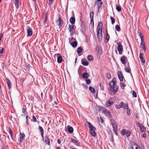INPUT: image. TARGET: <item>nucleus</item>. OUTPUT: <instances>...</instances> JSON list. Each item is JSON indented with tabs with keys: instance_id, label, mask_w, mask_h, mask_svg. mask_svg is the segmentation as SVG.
Instances as JSON below:
<instances>
[{
	"instance_id": "f257e3e1",
	"label": "nucleus",
	"mask_w": 149,
	"mask_h": 149,
	"mask_svg": "<svg viewBox=\"0 0 149 149\" xmlns=\"http://www.w3.org/2000/svg\"><path fill=\"white\" fill-rule=\"evenodd\" d=\"M116 79L115 78H113L109 84V87L108 88V91L109 94L114 95L118 91V86L117 85H116Z\"/></svg>"
},
{
	"instance_id": "f03ea898",
	"label": "nucleus",
	"mask_w": 149,
	"mask_h": 149,
	"mask_svg": "<svg viewBox=\"0 0 149 149\" xmlns=\"http://www.w3.org/2000/svg\"><path fill=\"white\" fill-rule=\"evenodd\" d=\"M102 23L100 22L99 23L97 28V38L100 41H101L102 38Z\"/></svg>"
},
{
	"instance_id": "7ed1b4c3",
	"label": "nucleus",
	"mask_w": 149,
	"mask_h": 149,
	"mask_svg": "<svg viewBox=\"0 0 149 149\" xmlns=\"http://www.w3.org/2000/svg\"><path fill=\"white\" fill-rule=\"evenodd\" d=\"M88 125V127L89 128V130L90 134L93 136L95 137L96 135V133L95 132L96 129L95 127L90 122H87Z\"/></svg>"
},
{
	"instance_id": "20e7f679",
	"label": "nucleus",
	"mask_w": 149,
	"mask_h": 149,
	"mask_svg": "<svg viewBox=\"0 0 149 149\" xmlns=\"http://www.w3.org/2000/svg\"><path fill=\"white\" fill-rule=\"evenodd\" d=\"M102 113L109 118L112 117V115L109 111L105 107L102 108L101 109Z\"/></svg>"
},
{
	"instance_id": "39448f33",
	"label": "nucleus",
	"mask_w": 149,
	"mask_h": 149,
	"mask_svg": "<svg viewBox=\"0 0 149 149\" xmlns=\"http://www.w3.org/2000/svg\"><path fill=\"white\" fill-rule=\"evenodd\" d=\"M117 49L118 52L119 54L120 55L122 54L123 51V48L121 43L119 42L118 44Z\"/></svg>"
},
{
	"instance_id": "423d86ee",
	"label": "nucleus",
	"mask_w": 149,
	"mask_h": 149,
	"mask_svg": "<svg viewBox=\"0 0 149 149\" xmlns=\"http://www.w3.org/2000/svg\"><path fill=\"white\" fill-rule=\"evenodd\" d=\"M121 134L123 135L126 134V136L128 137L130 135L131 132L130 131H127L125 129H123L121 131Z\"/></svg>"
},
{
	"instance_id": "0eeeda50",
	"label": "nucleus",
	"mask_w": 149,
	"mask_h": 149,
	"mask_svg": "<svg viewBox=\"0 0 149 149\" xmlns=\"http://www.w3.org/2000/svg\"><path fill=\"white\" fill-rule=\"evenodd\" d=\"M54 57L57 58V62L59 63H60L62 61V57L60 54H56L54 55Z\"/></svg>"
},
{
	"instance_id": "6e6552de",
	"label": "nucleus",
	"mask_w": 149,
	"mask_h": 149,
	"mask_svg": "<svg viewBox=\"0 0 149 149\" xmlns=\"http://www.w3.org/2000/svg\"><path fill=\"white\" fill-rule=\"evenodd\" d=\"M120 60L121 63L123 65H125L128 62L127 58L125 55H123L121 57Z\"/></svg>"
},
{
	"instance_id": "1a4fd4ad",
	"label": "nucleus",
	"mask_w": 149,
	"mask_h": 149,
	"mask_svg": "<svg viewBox=\"0 0 149 149\" xmlns=\"http://www.w3.org/2000/svg\"><path fill=\"white\" fill-rule=\"evenodd\" d=\"M136 125L140 128L141 131L143 132H146V129L141 124L139 123H136Z\"/></svg>"
},
{
	"instance_id": "9d476101",
	"label": "nucleus",
	"mask_w": 149,
	"mask_h": 149,
	"mask_svg": "<svg viewBox=\"0 0 149 149\" xmlns=\"http://www.w3.org/2000/svg\"><path fill=\"white\" fill-rule=\"evenodd\" d=\"M25 135V134L23 133H20L19 136V142L20 143H22L24 139Z\"/></svg>"
},
{
	"instance_id": "9b49d317",
	"label": "nucleus",
	"mask_w": 149,
	"mask_h": 149,
	"mask_svg": "<svg viewBox=\"0 0 149 149\" xmlns=\"http://www.w3.org/2000/svg\"><path fill=\"white\" fill-rule=\"evenodd\" d=\"M42 139L46 144L48 145H50V140L48 136H45L44 137V138Z\"/></svg>"
},
{
	"instance_id": "f8f14e48",
	"label": "nucleus",
	"mask_w": 149,
	"mask_h": 149,
	"mask_svg": "<svg viewBox=\"0 0 149 149\" xmlns=\"http://www.w3.org/2000/svg\"><path fill=\"white\" fill-rule=\"evenodd\" d=\"M57 24L60 26H62L63 25V20L61 17L58 18V20L56 22Z\"/></svg>"
},
{
	"instance_id": "ddd939ff",
	"label": "nucleus",
	"mask_w": 149,
	"mask_h": 149,
	"mask_svg": "<svg viewBox=\"0 0 149 149\" xmlns=\"http://www.w3.org/2000/svg\"><path fill=\"white\" fill-rule=\"evenodd\" d=\"M118 76L120 81H122L123 79V76L121 71H118Z\"/></svg>"
},
{
	"instance_id": "4468645a",
	"label": "nucleus",
	"mask_w": 149,
	"mask_h": 149,
	"mask_svg": "<svg viewBox=\"0 0 149 149\" xmlns=\"http://www.w3.org/2000/svg\"><path fill=\"white\" fill-rule=\"evenodd\" d=\"M27 36H30L33 34V31L30 28L28 27L27 30Z\"/></svg>"
},
{
	"instance_id": "2eb2a0df",
	"label": "nucleus",
	"mask_w": 149,
	"mask_h": 149,
	"mask_svg": "<svg viewBox=\"0 0 149 149\" xmlns=\"http://www.w3.org/2000/svg\"><path fill=\"white\" fill-rule=\"evenodd\" d=\"M120 104H121V107L124 109H126L128 108V105L123 102H121L120 103Z\"/></svg>"
},
{
	"instance_id": "dca6fc26",
	"label": "nucleus",
	"mask_w": 149,
	"mask_h": 149,
	"mask_svg": "<svg viewBox=\"0 0 149 149\" xmlns=\"http://www.w3.org/2000/svg\"><path fill=\"white\" fill-rule=\"evenodd\" d=\"M143 54L142 53H140L139 54V58L141 60V62L144 63H145V59L143 57Z\"/></svg>"
},
{
	"instance_id": "f3484780",
	"label": "nucleus",
	"mask_w": 149,
	"mask_h": 149,
	"mask_svg": "<svg viewBox=\"0 0 149 149\" xmlns=\"http://www.w3.org/2000/svg\"><path fill=\"white\" fill-rule=\"evenodd\" d=\"M71 141L73 143H74L75 145L78 146H80V143L79 141H78L76 140L75 139H74L72 138H71Z\"/></svg>"
},
{
	"instance_id": "a211bd4d",
	"label": "nucleus",
	"mask_w": 149,
	"mask_h": 149,
	"mask_svg": "<svg viewBox=\"0 0 149 149\" xmlns=\"http://www.w3.org/2000/svg\"><path fill=\"white\" fill-rule=\"evenodd\" d=\"M96 50L97 53L100 54H101L102 53L101 47L99 46H97L96 48Z\"/></svg>"
},
{
	"instance_id": "6ab92c4d",
	"label": "nucleus",
	"mask_w": 149,
	"mask_h": 149,
	"mask_svg": "<svg viewBox=\"0 0 149 149\" xmlns=\"http://www.w3.org/2000/svg\"><path fill=\"white\" fill-rule=\"evenodd\" d=\"M143 50L145 52H146V48L145 46V42L143 41V40H141V46Z\"/></svg>"
},
{
	"instance_id": "aec40b11",
	"label": "nucleus",
	"mask_w": 149,
	"mask_h": 149,
	"mask_svg": "<svg viewBox=\"0 0 149 149\" xmlns=\"http://www.w3.org/2000/svg\"><path fill=\"white\" fill-rule=\"evenodd\" d=\"M81 62L82 64L84 66H87L88 65V63L86 61V58L82 59Z\"/></svg>"
},
{
	"instance_id": "412c9836",
	"label": "nucleus",
	"mask_w": 149,
	"mask_h": 149,
	"mask_svg": "<svg viewBox=\"0 0 149 149\" xmlns=\"http://www.w3.org/2000/svg\"><path fill=\"white\" fill-rule=\"evenodd\" d=\"M39 128L40 130V132L41 136H42V138L43 139V137H44V130H43V128H42V127L40 126H39Z\"/></svg>"
},
{
	"instance_id": "4be33fe9",
	"label": "nucleus",
	"mask_w": 149,
	"mask_h": 149,
	"mask_svg": "<svg viewBox=\"0 0 149 149\" xmlns=\"http://www.w3.org/2000/svg\"><path fill=\"white\" fill-rule=\"evenodd\" d=\"M74 26L73 24H69V27L68 29L70 32H71L74 30Z\"/></svg>"
},
{
	"instance_id": "5701e85b",
	"label": "nucleus",
	"mask_w": 149,
	"mask_h": 149,
	"mask_svg": "<svg viewBox=\"0 0 149 149\" xmlns=\"http://www.w3.org/2000/svg\"><path fill=\"white\" fill-rule=\"evenodd\" d=\"M96 3H97V5L98 6V8H99L101 7L102 5L103 4V2L102 1V0L97 1L96 2Z\"/></svg>"
},
{
	"instance_id": "b1692460",
	"label": "nucleus",
	"mask_w": 149,
	"mask_h": 149,
	"mask_svg": "<svg viewBox=\"0 0 149 149\" xmlns=\"http://www.w3.org/2000/svg\"><path fill=\"white\" fill-rule=\"evenodd\" d=\"M93 15H94V13L93 12H91L90 14V17L91 18V22H92L93 23V25H94V22L93 20Z\"/></svg>"
},
{
	"instance_id": "393cba45",
	"label": "nucleus",
	"mask_w": 149,
	"mask_h": 149,
	"mask_svg": "<svg viewBox=\"0 0 149 149\" xmlns=\"http://www.w3.org/2000/svg\"><path fill=\"white\" fill-rule=\"evenodd\" d=\"M7 83L9 88L10 89H11L12 88V85L11 81L9 80V79L8 78L7 79Z\"/></svg>"
},
{
	"instance_id": "a878e982",
	"label": "nucleus",
	"mask_w": 149,
	"mask_h": 149,
	"mask_svg": "<svg viewBox=\"0 0 149 149\" xmlns=\"http://www.w3.org/2000/svg\"><path fill=\"white\" fill-rule=\"evenodd\" d=\"M113 103V102H111L109 101H107L106 103L105 104L107 107H110Z\"/></svg>"
},
{
	"instance_id": "bb28decb",
	"label": "nucleus",
	"mask_w": 149,
	"mask_h": 149,
	"mask_svg": "<svg viewBox=\"0 0 149 149\" xmlns=\"http://www.w3.org/2000/svg\"><path fill=\"white\" fill-rule=\"evenodd\" d=\"M68 132L71 134L73 132V127L70 125H68Z\"/></svg>"
},
{
	"instance_id": "cd10ccee",
	"label": "nucleus",
	"mask_w": 149,
	"mask_h": 149,
	"mask_svg": "<svg viewBox=\"0 0 149 149\" xmlns=\"http://www.w3.org/2000/svg\"><path fill=\"white\" fill-rule=\"evenodd\" d=\"M82 76L84 79H87L89 77V74L87 72H85L83 74Z\"/></svg>"
},
{
	"instance_id": "c85d7f7f",
	"label": "nucleus",
	"mask_w": 149,
	"mask_h": 149,
	"mask_svg": "<svg viewBox=\"0 0 149 149\" xmlns=\"http://www.w3.org/2000/svg\"><path fill=\"white\" fill-rule=\"evenodd\" d=\"M125 71L127 73H130L131 71V69L129 65L127 67L125 68Z\"/></svg>"
},
{
	"instance_id": "c756f323",
	"label": "nucleus",
	"mask_w": 149,
	"mask_h": 149,
	"mask_svg": "<svg viewBox=\"0 0 149 149\" xmlns=\"http://www.w3.org/2000/svg\"><path fill=\"white\" fill-rule=\"evenodd\" d=\"M75 18L73 17H71L70 19V21L72 24H74L75 22Z\"/></svg>"
},
{
	"instance_id": "7c9ffc66",
	"label": "nucleus",
	"mask_w": 149,
	"mask_h": 149,
	"mask_svg": "<svg viewBox=\"0 0 149 149\" xmlns=\"http://www.w3.org/2000/svg\"><path fill=\"white\" fill-rule=\"evenodd\" d=\"M9 133L11 136V138L13 140L14 139V136L13 135V133L12 131L11 130L10 128H9Z\"/></svg>"
},
{
	"instance_id": "2f4dec72",
	"label": "nucleus",
	"mask_w": 149,
	"mask_h": 149,
	"mask_svg": "<svg viewBox=\"0 0 149 149\" xmlns=\"http://www.w3.org/2000/svg\"><path fill=\"white\" fill-rule=\"evenodd\" d=\"M18 1L19 0H15V4L17 8H18L19 7Z\"/></svg>"
},
{
	"instance_id": "473e14b6",
	"label": "nucleus",
	"mask_w": 149,
	"mask_h": 149,
	"mask_svg": "<svg viewBox=\"0 0 149 149\" xmlns=\"http://www.w3.org/2000/svg\"><path fill=\"white\" fill-rule=\"evenodd\" d=\"M87 58L88 60L90 61H93V56L91 55H88Z\"/></svg>"
},
{
	"instance_id": "72a5a7b5",
	"label": "nucleus",
	"mask_w": 149,
	"mask_h": 149,
	"mask_svg": "<svg viewBox=\"0 0 149 149\" xmlns=\"http://www.w3.org/2000/svg\"><path fill=\"white\" fill-rule=\"evenodd\" d=\"M77 45V41H74L71 43V45L74 47H76Z\"/></svg>"
},
{
	"instance_id": "f704fd0d",
	"label": "nucleus",
	"mask_w": 149,
	"mask_h": 149,
	"mask_svg": "<svg viewBox=\"0 0 149 149\" xmlns=\"http://www.w3.org/2000/svg\"><path fill=\"white\" fill-rule=\"evenodd\" d=\"M106 39L107 40V42H108L109 40V36L108 34L107 31H106Z\"/></svg>"
},
{
	"instance_id": "c9c22d12",
	"label": "nucleus",
	"mask_w": 149,
	"mask_h": 149,
	"mask_svg": "<svg viewBox=\"0 0 149 149\" xmlns=\"http://www.w3.org/2000/svg\"><path fill=\"white\" fill-rule=\"evenodd\" d=\"M120 88L122 89H124L125 87L126 86V85H125L124 83L121 82L120 83Z\"/></svg>"
},
{
	"instance_id": "e433bc0d",
	"label": "nucleus",
	"mask_w": 149,
	"mask_h": 149,
	"mask_svg": "<svg viewBox=\"0 0 149 149\" xmlns=\"http://www.w3.org/2000/svg\"><path fill=\"white\" fill-rule=\"evenodd\" d=\"M115 29L116 31H120V26L118 25H116Z\"/></svg>"
},
{
	"instance_id": "4c0bfd02",
	"label": "nucleus",
	"mask_w": 149,
	"mask_h": 149,
	"mask_svg": "<svg viewBox=\"0 0 149 149\" xmlns=\"http://www.w3.org/2000/svg\"><path fill=\"white\" fill-rule=\"evenodd\" d=\"M89 90L93 93H94L95 92V90L94 88L92 86H90L89 88Z\"/></svg>"
},
{
	"instance_id": "58836bf2",
	"label": "nucleus",
	"mask_w": 149,
	"mask_h": 149,
	"mask_svg": "<svg viewBox=\"0 0 149 149\" xmlns=\"http://www.w3.org/2000/svg\"><path fill=\"white\" fill-rule=\"evenodd\" d=\"M132 149H140L139 146L136 145H134L132 147Z\"/></svg>"
},
{
	"instance_id": "ea45409f",
	"label": "nucleus",
	"mask_w": 149,
	"mask_h": 149,
	"mask_svg": "<svg viewBox=\"0 0 149 149\" xmlns=\"http://www.w3.org/2000/svg\"><path fill=\"white\" fill-rule=\"evenodd\" d=\"M116 9L118 12H120L121 10V8L119 5H117L116 7Z\"/></svg>"
},
{
	"instance_id": "a19ab883",
	"label": "nucleus",
	"mask_w": 149,
	"mask_h": 149,
	"mask_svg": "<svg viewBox=\"0 0 149 149\" xmlns=\"http://www.w3.org/2000/svg\"><path fill=\"white\" fill-rule=\"evenodd\" d=\"M110 121L112 126L114 125L115 124H116L115 121L113 119H111Z\"/></svg>"
},
{
	"instance_id": "79ce46f5",
	"label": "nucleus",
	"mask_w": 149,
	"mask_h": 149,
	"mask_svg": "<svg viewBox=\"0 0 149 149\" xmlns=\"http://www.w3.org/2000/svg\"><path fill=\"white\" fill-rule=\"evenodd\" d=\"M82 51V48L81 47H79L78 48L77 52L78 53H81Z\"/></svg>"
},
{
	"instance_id": "37998d69",
	"label": "nucleus",
	"mask_w": 149,
	"mask_h": 149,
	"mask_svg": "<svg viewBox=\"0 0 149 149\" xmlns=\"http://www.w3.org/2000/svg\"><path fill=\"white\" fill-rule=\"evenodd\" d=\"M126 109H127V114L128 115L130 116L131 114V113H130V111H131V109L130 108H127Z\"/></svg>"
},
{
	"instance_id": "c03bdc74",
	"label": "nucleus",
	"mask_w": 149,
	"mask_h": 149,
	"mask_svg": "<svg viewBox=\"0 0 149 149\" xmlns=\"http://www.w3.org/2000/svg\"><path fill=\"white\" fill-rule=\"evenodd\" d=\"M132 95H133V97H137V94L136 92L133 91H132Z\"/></svg>"
},
{
	"instance_id": "a18cd8bd",
	"label": "nucleus",
	"mask_w": 149,
	"mask_h": 149,
	"mask_svg": "<svg viewBox=\"0 0 149 149\" xmlns=\"http://www.w3.org/2000/svg\"><path fill=\"white\" fill-rule=\"evenodd\" d=\"M31 120L34 122H35L36 121L37 119L34 116H33L32 119Z\"/></svg>"
},
{
	"instance_id": "49530a36",
	"label": "nucleus",
	"mask_w": 149,
	"mask_h": 149,
	"mask_svg": "<svg viewBox=\"0 0 149 149\" xmlns=\"http://www.w3.org/2000/svg\"><path fill=\"white\" fill-rule=\"evenodd\" d=\"M112 127L113 128V130H117V127L116 124L112 126Z\"/></svg>"
},
{
	"instance_id": "de8ad7c7",
	"label": "nucleus",
	"mask_w": 149,
	"mask_h": 149,
	"mask_svg": "<svg viewBox=\"0 0 149 149\" xmlns=\"http://www.w3.org/2000/svg\"><path fill=\"white\" fill-rule=\"evenodd\" d=\"M110 19L111 21V23L112 24H113L115 22L114 19L112 17H110Z\"/></svg>"
},
{
	"instance_id": "09e8293b",
	"label": "nucleus",
	"mask_w": 149,
	"mask_h": 149,
	"mask_svg": "<svg viewBox=\"0 0 149 149\" xmlns=\"http://www.w3.org/2000/svg\"><path fill=\"white\" fill-rule=\"evenodd\" d=\"M139 34L140 37L141 38V40H143V34L142 33L140 32Z\"/></svg>"
},
{
	"instance_id": "8fccbe9b",
	"label": "nucleus",
	"mask_w": 149,
	"mask_h": 149,
	"mask_svg": "<svg viewBox=\"0 0 149 149\" xmlns=\"http://www.w3.org/2000/svg\"><path fill=\"white\" fill-rule=\"evenodd\" d=\"M115 107L117 109H120V108H121V104H119V105H118V104H116L115 105Z\"/></svg>"
},
{
	"instance_id": "3c124183",
	"label": "nucleus",
	"mask_w": 149,
	"mask_h": 149,
	"mask_svg": "<svg viewBox=\"0 0 149 149\" xmlns=\"http://www.w3.org/2000/svg\"><path fill=\"white\" fill-rule=\"evenodd\" d=\"M107 77L108 79H110L111 78V74L110 73H108L107 74Z\"/></svg>"
},
{
	"instance_id": "603ef678",
	"label": "nucleus",
	"mask_w": 149,
	"mask_h": 149,
	"mask_svg": "<svg viewBox=\"0 0 149 149\" xmlns=\"http://www.w3.org/2000/svg\"><path fill=\"white\" fill-rule=\"evenodd\" d=\"M91 82V80L89 79H88L86 80V84H89Z\"/></svg>"
},
{
	"instance_id": "864d4df0",
	"label": "nucleus",
	"mask_w": 149,
	"mask_h": 149,
	"mask_svg": "<svg viewBox=\"0 0 149 149\" xmlns=\"http://www.w3.org/2000/svg\"><path fill=\"white\" fill-rule=\"evenodd\" d=\"M4 49L2 48L0 50V56L2 55Z\"/></svg>"
},
{
	"instance_id": "5fc2aeb1",
	"label": "nucleus",
	"mask_w": 149,
	"mask_h": 149,
	"mask_svg": "<svg viewBox=\"0 0 149 149\" xmlns=\"http://www.w3.org/2000/svg\"><path fill=\"white\" fill-rule=\"evenodd\" d=\"M47 2L49 4H52L53 3V0H49L48 1H47Z\"/></svg>"
},
{
	"instance_id": "6e6d98bb",
	"label": "nucleus",
	"mask_w": 149,
	"mask_h": 149,
	"mask_svg": "<svg viewBox=\"0 0 149 149\" xmlns=\"http://www.w3.org/2000/svg\"><path fill=\"white\" fill-rule=\"evenodd\" d=\"M22 111L23 113H24L25 115L26 112V111L24 108L22 109Z\"/></svg>"
},
{
	"instance_id": "4d7b16f0",
	"label": "nucleus",
	"mask_w": 149,
	"mask_h": 149,
	"mask_svg": "<svg viewBox=\"0 0 149 149\" xmlns=\"http://www.w3.org/2000/svg\"><path fill=\"white\" fill-rule=\"evenodd\" d=\"M25 69L26 70L29 71L30 70V67H29L28 66H25Z\"/></svg>"
},
{
	"instance_id": "13d9d810",
	"label": "nucleus",
	"mask_w": 149,
	"mask_h": 149,
	"mask_svg": "<svg viewBox=\"0 0 149 149\" xmlns=\"http://www.w3.org/2000/svg\"><path fill=\"white\" fill-rule=\"evenodd\" d=\"M100 122L101 123H103L104 122V120L102 119V117H100Z\"/></svg>"
},
{
	"instance_id": "bf43d9fd",
	"label": "nucleus",
	"mask_w": 149,
	"mask_h": 149,
	"mask_svg": "<svg viewBox=\"0 0 149 149\" xmlns=\"http://www.w3.org/2000/svg\"><path fill=\"white\" fill-rule=\"evenodd\" d=\"M113 131H114V132L116 134L117 136L118 134V132H117V130H113Z\"/></svg>"
},
{
	"instance_id": "052dcab7",
	"label": "nucleus",
	"mask_w": 149,
	"mask_h": 149,
	"mask_svg": "<svg viewBox=\"0 0 149 149\" xmlns=\"http://www.w3.org/2000/svg\"><path fill=\"white\" fill-rule=\"evenodd\" d=\"M57 142H58V143L59 144H60L61 143V141L60 139H58Z\"/></svg>"
},
{
	"instance_id": "680f3d73",
	"label": "nucleus",
	"mask_w": 149,
	"mask_h": 149,
	"mask_svg": "<svg viewBox=\"0 0 149 149\" xmlns=\"http://www.w3.org/2000/svg\"><path fill=\"white\" fill-rule=\"evenodd\" d=\"M142 136H143V137H144V138L146 137V133H144V134H143Z\"/></svg>"
},
{
	"instance_id": "e2e57ef3",
	"label": "nucleus",
	"mask_w": 149,
	"mask_h": 149,
	"mask_svg": "<svg viewBox=\"0 0 149 149\" xmlns=\"http://www.w3.org/2000/svg\"><path fill=\"white\" fill-rule=\"evenodd\" d=\"M26 123L27 124L29 125L28 120H26Z\"/></svg>"
},
{
	"instance_id": "0e129e2a",
	"label": "nucleus",
	"mask_w": 149,
	"mask_h": 149,
	"mask_svg": "<svg viewBox=\"0 0 149 149\" xmlns=\"http://www.w3.org/2000/svg\"><path fill=\"white\" fill-rule=\"evenodd\" d=\"M56 149H60V146H59V147H57L56 148Z\"/></svg>"
},
{
	"instance_id": "69168bd1",
	"label": "nucleus",
	"mask_w": 149,
	"mask_h": 149,
	"mask_svg": "<svg viewBox=\"0 0 149 149\" xmlns=\"http://www.w3.org/2000/svg\"><path fill=\"white\" fill-rule=\"evenodd\" d=\"M28 116L27 115L26 116V120H28Z\"/></svg>"
},
{
	"instance_id": "338daca9",
	"label": "nucleus",
	"mask_w": 149,
	"mask_h": 149,
	"mask_svg": "<svg viewBox=\"0 0 149 149\" xmlns=\"http://www.w3.org/2000/svg\"><path fill=\"white\" fill-rule=\"evenodd\" d=\"M84 87L86 89H87V88H88V86H86V85H85V86Z\"/></svg>"
},
{
	"instance_id": "774afa93",
	"label": "nucleus",
	"mask_w": 149,
	"mask_h": 149,
	"mask_svg": "<svg viewBox=\"0 0 149 149\" xmlns=\"http://www.w3.org/2000/svg\"><path fill=\"white\" fill-rule=\"evenodd\" d=\"M70 149H76V148H72V147H70Z\"/></svg>"
}]
</instances>
